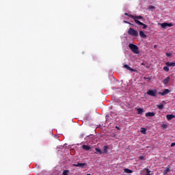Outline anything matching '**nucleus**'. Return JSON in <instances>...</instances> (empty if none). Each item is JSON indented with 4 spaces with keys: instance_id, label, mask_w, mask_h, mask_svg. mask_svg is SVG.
<instances>
[{
    "instance_id": "f257e3e1",
    "label": "nucleus",
    "mask_w": 175,
    "mask_h": 175,
    "mask_svg": "<svg viewBox=\"0 0 175 175\" xmlns=\"http://www.w3.org/2000/svg\"><path fill=\"white\" fill-rule=\"evenodd\" d=\"M129 47L134 54H139V47L137 45L129 44Z\"/></svg>"
},
{
    "instance_id": "f03ea898",
    "label": "nucleus",
    "mask_w": 175,
    "mask_h": 175,
    "mask_svg": "<svg viewBox=\"0 0 175 175\" xmlns=\"http://www.w3.org/2000/svg\"><path fill=\"white\" fill-rule=\"evenodd\" d=\"M128 33L129 35H131V36H135V38H137V36H139V31L133 28H129Z\"/></svg>"
},
{
    "instance_id": "7ed1b4c3",
    "label": "nucleus",
    "mask_w": 175,
    "mask_h": 175,
    "mask_svg": "<svg viewBox=\"0 0 175 175\" xmlns=\"http://www.w3.org/2000/svg\"><path fill=\"white\" fill-rule=\"evenodd\" d=\"M157 90H149L147 91L146 94H148L150 96H157Z\"/></svg>"
},
{
    "instance_id": "20e7f679",
    "label": "nucleus",
    "mask_w": 175,
    "mask_h": 175,
    "mask_svg": "<svg viewBox=\"0 0 175 175\" xmlns=\"http://www.w3.org/2000/svg\"><path fill=\"white\" fill-rule=\"evenodd\" d=\"M158 25H161V28H166L167 27H173V23H158Z\"/></svg>"
},
{
    "instance_id": "39448f33",
    "label": "nucleus",
    "mask_w": 175,
    "mask_h": 175,
    "mask_svg": "<svg viewBox=\"0 0 175 175\" xmlns=\"http://www.w3.org/2000/svg\"><path fill=\"white\" fill-rule=\"evenodd\" d=\"M72 166H75L76 167H81V169H83L85 166H87V163H77V164H72Z\"/></svg>"
},
{
    "instance_id": "423d86ee",
    "label": "nucleus",
    "mask_w": 175,
    "mask_h": 175,
    "mask_svg": "<svg viewBox=\"0 0 175 175\" xmlns=\"http://www.w3.org/2000/svg\"><path fill=\"white\" fill-rule=\"evenodd\" d=\"M170 92V90L169 89H165L163 92H159V95H161V96H165V95H167Z\"/></svg>"
},
{
    "instance_id": "0eeeda50",
    "label": "nucleus",
    "mask_w": 175,
    "mask_h": 175,
    "mask_svg": "<svg viewBox=\"0 0 175 175\" xmlns=\"http://www.w3.org/2000/svg\"><path fill=\"white\" fill-rule=\"evenodd\" d=\"M130 18H133L134 20L135 23H136V20H143V16H142L131 15Z\"/></svg>"
},
{
    "instance_id": "6e6552de",
    "label": "nucleus",
    "mask_w": 175,
    "mask_h": 175,
    "mask_svg": "<svg viewBox=\"0 0 175 175\" xmlns=\"http://www.w3.org/2000/svg\"><path fill=\"white\" fill-rule=\"evenodd\" d=\"M135 24H137L138 25H142L143 29H146L147 25L143 23L142 22H140L139 20H135Z\"/></svg>"
},
{
    "instance_id": "1a4fd4ad",
    "label": "nucleus",
    "mask_w": 175,
    "mask_h": 175,
    "mask_svg": "<svg viewBox=\"0 0 175 175\" xmlns=\"http://www.w3.org/2000/svg\"><path fill=\"white\" fill-rule=\"evenodd\" d=\"M123 68H124L127 70H130V72H137V70L136 69H133V68H131L129 66H128V64H124L123 66Z\"/></svg>"
},
{
    "instance_id": "9d476101",
    "label": "nucleus",
    "mask_w": 175,
    "mask_h": 175,
    "mask_svg": "<svg viewBox=\"0 0 175 175\" xmlns=\"http://www.w3.org/2000/svg\"><path fill=\"white\" fill-rule=\"evenodd\" d=\"M169 81H170V77H167L163 80V83L165 84V85L169 84Z\"/></svg>"
},
{
    "instance_id": "9b49d317",
    "label": "nucleus",
    "mask_w": 175,
    "mask_h": 175,
    "mask_svg": "<svg viewBox=\"0 0 175 175\" xmlns=\"http://www.w3.org/2000/svg\"><path fill=\"white\" fill-rule=\"evenodd\" d=\"M166 118L167 121H171V120H173V118H175V116L173 114H169L166 116Z\"/></svg>"
},
{
    "instance_id": "f8f14e48",
    "label": "nucleus",
    "mask_w": 175,
    "mask_h": 175,
    "mask_svg": "<svg viewBox=\"0 0 175 175\" xmlns=\"http://www.w3.org/2000/svg\"><path fill=\"white\" fill-rule=\"evenodd\" d=\"M146 117H154L155 116V113L154 112H148L145 113Z\"/></svg>"
},
{
    "instance_id": "ddd939ff",
    "label": "nucleus",
    "mask_w": 175,
    "mask_h": 175,
    "mask_svg": "<svg viewBox=\"0 0 175 175\" xmlns=\"http://www.w3.org/2000/svg\"><path fill=\"white\" fill-rule=\"evenodd\" d=\"M82 148H83V150H85V151H90V149L91 148V147L88 145H83Z\"/></svg>"
},
{
    "instance_id": "4468645a",
    "label": "nucleus",
    "mask_w": 175,
    "mask_h": 175,
    "mask_svg": "<svg viewBox=\"0 0 175 175\" xmlns=\"http://www.w3.org/2000/svg\"><path fill=\"white\" fill-rule=\"evenodd\" d=\"M139 36L144 38H147V35H146V33H144V31H139Z\"/></svg>"
},
{
    "instance_id": "2eb2a0df",
    "label": "nucleus",
    "mask_w": 175,
    "mask_h": 175,
    "mask_svg": "<svg viewBox=\"0 0 175 175\" xmlns=\"http://www.w3.org/2000/svg\"><path fill=\"white\" fill-rule=\"evenodd\" d=\"M124 173H127V174H131V173H133V171L132 170H129L128 168L124 169Z\"/></svg>"
},
{
    "instance_id": "dca6fc26",
    "label": "nucleus",
    "mask_w": 175,
    "mask_h": 175,
    "mask_svg": "<svg viewBox=\"0 0 175 175\" xmlns=\"http://www.w3.org/2000/svg\"><path fill=\"white\" fill-rule=\"evenodd\" d=\"M107 150H109V146H105L103 147V154H107Z\"/></svg>"
},
{
    "instance_id": "f3484780",
    "label": "nucleus",
    "mask_w": 175,
    "mask_h": 175,
    "mask_svg": "<svg viewBox=\"0 0 175 175\" xmlns=\"http://www.w3.org/2000/svg\"><path fill=\"white\" fill-rule=\"evenodd\" d=\"M137 114L142 115L143 114V111H144V110L142 108H137Z\"/></svg>"
},
{
    "instance_id": "a211bd4d",
    "label": "nucleus",
    "mask_w": 175,
    "mask_h": 175,
    "mask_svg": "<svg viewBox=\"0 0 175 175\" xmlns=\"http://www.w3.org/2000/svg\"><path fill=\"white\" fill-rule=\"evenodd\" d=\"M141 133H143V135H146L147 133V129L144 127L141 128Z\"/></svg>"
},
{
    "instance_id": "6ab92c4d",
    "label": "nucleus",
    "mask_w": 175,
    "mask_h": 175,
    "mask_svg": "<svg viewBox=\"0 0 175 175\" xmlns=\"http://www.w3.org/2000/svg\"><path fill=\"white\" fill-rule=\"evenodd\" d=\"M165 65L167 66H175V62H167L166 64H165Z\"/></svg>"
},
{
    "instance_id": "aec40b11",
    "label": "nucleus",
    "mask_w": 175,
    "mask_h": 175,
    "mask_svg": "<svg viewBox=\"0 0 175 175\" xmlns=\"http://www.w3.org/2000/svg\"><path fill=\"white\" fill-rule=\"evenodd\" d=\"M96 152L95 154H99V155H102V150L98 148H95Z\"/></svg>"
},
{
    "instance_id": "412c9836",
    "label": "nucleus",
    "mask_w": 175,
    "mask_h": 175,
    "mask_svg": "<svg viewBox=\"0 0 175 175\" xmlns=\"http://www.w3.org/2000/svg\"><path fill=\"white\" fill-rule=\"evenodd\" d=\"M69 173H70L69 170H65L63 171L62 174L63 175H69Z\"/></svg>"
},
{
    "instance_id": "4be33fe9",
    "label": "nucleus",
    "mask_w": 175,
    "mask_h": 175,
    "mask_svg": "<svg viewBox=\"0 0 175 175\" xmlns=\"http://www.w3.org/2000/svg\"><path fill=\"white\" fill-rule=\"evenodd\" d=\"M145 170L146 172V175H151V174H150L151 173V170H150L148 168H145Z\"/></svg>"
},
{
    "instance_id": "5701e85b",
    "label": "nucleus",
    "mask_w": 175,
    "mask_h": 175,
    "mask_svg": "<svg viewBox=\"0 0 175 175\" xmlns=\"http://www.w3.org/2000/svg\"><path fill=\"white\" fill-rule=\"evenodd\" d=\"M148 9H149V10H154L155 6H154V5H149Z\"/></svg>"
},
{
    "instance_id": "b1692460",
    "label": "nucleus",
    "mask_w": 175,
    "mask_h": 175,
    "mask_svg": "<svg viewBox=\"0 0 175 175\" xmlns=\"http://www.w3.org/2000/svg\"><path fill=\"white\" fill-rule=\"evenodd\" d=\"M157 107L159 110H162V109H163V104H160L157 105Z\"/></svg>"
},
{
    "instance_id": "393cba45",
    "label": "nucleus",
    "mask_w": 175,
    "mask_h": 175,
    "mask_svg": "<svg viewBox=\"0 0 175 175\" xmlns=\"http://www.w3.org/2000/svg\"><path fill=\"white\" fill-rule=\"evenodd\" d=\"M163 70H165V72H169V66H164L163 67Z\"/></svg>"
},
{
    "instance_id": "a878e982",
    "label": "nucleus",
    "mask_w": 175,
    "mask_h": 175,
    "mask_svg": "<svg viewBox=\"0 0 175 175\" xmlns=\"http://www.w3.org/2000/svg\"><path fill=\"white\" fill-rule=\"evenodd\" d=\"M169 172H170V168L167 167V168L165 169V170L164 171V173H169Z\"/></svg>"
},
{
    "instance_id": "bb28decb",
    "label": "nucleus",
    "mask_w": 175,
    "mask_h": 175,
    "mask_svg": "<svg viewBox=\"0 0 175 175\" xmlns=\"http://www.w3.org/2000/svg\"><path fill=\"white\" fill-rule=\"evenodd\" d=\"M124 23H125V24H129L130 25H133V24L126 21H124Z\"/></svg>"
},
{
    "instance_id": "cd10ccee",
    "label": "nucleus",
    "mask_w": 175,
    "mask_h": 175,
    "mask_svg": "<svg viewBox=\"0 0 175 175\" xmlns=\"http://www.w3.org/2000/svg\"><path fill=\"white\" fill-rule=\"evenodd\" d=\"M144 80H151V79H152L151 77H144Z\"/></svg>"
},
{
    "instance_id": "c85d7f7f",
    "label": "nucleus",
    "mask_w": 175,
    "mask_h": 175,
    "mask_svg": "<svg viewBox=\"0 0 175 175\" xmlns=\"http://www.w3.org/2000/svg\"><path fill=\"white\" fill-rule=\"evenodd\" d=\"M124 16H127L128 17H131V16H133L132 14H129L128 13H124Z\"/></svg>"
},
{
    "instance_id": "c756f323",
    "label": "nucleus",
    "mask_w": 175,
    "mask_h": 175,
    "mask_svg": "<svg viewBox=\"0 0 175 175\" xmlns=\"http://www.w3.org/2000/svg\"><path fill=\"white\" fill-rule=\"evenodd\" d=\"M166 57H172V53H167Z\"/></svg>"
},
{
    "instance_id": "7c9ffc66",
    "label": "nucleus",
    "mask_w": 175,
    "mask_h": 175,
    "mask_svg": "<svg viewBox=\"0 0 175 175\" xmlns=\"http://www.w3.org/2000/svg\"><path fill=\"white\" fill-rule=\"evenodd\" d=\"M162 127L164 128V129H166V128H167V124H163Z\"/></svg>"
},
{
    "instance_id": "2f4dec72",
    "label": "nucleus",
    "mask_w": 175,
    "mask_h": 175,
    "mask_svg": "<svg viewBox=\"0 0 175 175\" xmlns=\"http://www.w3.org/2000/svg\"><path fill=\"white\" fill-rule=\"evenodd\" d=\"M139 158L141 161H143V159H144V157L143 156H140Z\"/></svg>"
},
{
    "instance_id": "473e14b6",
    "label": "nucleus",
    "mask_w": 175,
    "mask_h": 175,
    "mask_svg": "<svg viewBox=\"0 0 175 175\" xmlns=\"http://www.w3.org/2000/svg\"><path fill=\"white\" fill-rule=\"evenodd\" d=\"M92 58H93L94 61H95V59H96V55H92Z\"/></svg>"
},
{
    "instance_id": "72a5a7b5",
    "label": "nucleus",
    "mask_w": 175,
    "mask_h": 175,
    "mask_svg": "<svg viewBox=\"0 0 175 175\" xmlns=\"http://www.w3.org/2000/svg\"><path fill=\"white\" fill-rule=\"evenodd\" d=\"M174 146H175V142H173L171 144V147H174Z\"/></svg>"
},
{
    "instance_id": "f704fd0d",
    "label": "nucleus",
    "mask_w": 175,
    "mask_h": 175,
    "mask_svg": "<svg viewBox=\"0 0 175 175\" xmlns=\"http://www.w3.org/2000/svg\"><path fill=\"white\" fill-rule=\"evenodd\" d=\"M116 129L120 130V127L116 126Z\"/></svg>"
},
{
    "instance_id": "c9c22d12",
    "label": "nucleus",
    "mask_w": 175,
    "mask_h": 175,
    "mask_svg": "<svg viewBox=\"0 0 175 175\" xmlns=\"http://www.w3.org/2000/svg\"><path fill=\"white\" fill-rule=\"evenodd\" d=\"M87 175H91L90 174H88Z\"/></svg>"
},
{
    "instance_id": "e433bc0d",
    "label": "nucleus",
    "mask_w": 175,
    "mask_h": 175,
    "mask_svg": "<svg viewBox=\"0 0 175 175\" xmlns=\"http://www.w3.org/2000/svg\"><path fill=\"white\" fill-rule=\"evenodd\" d=\"M154 47H157V45H154Z\"/></svg>"
}]
</instances>
